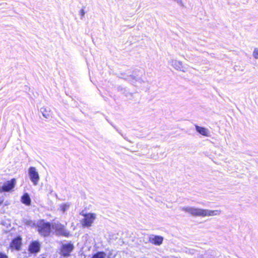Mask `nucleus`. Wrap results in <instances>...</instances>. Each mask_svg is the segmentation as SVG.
Segmentation results:
<instances>
[{
	"instance_id": "1",
	"label": "nucleus",
	"mask_w": 258,
	"mask_h": 258,
	"mask_svg": "<svg viewBox=\"0 0 258 258\" xmlns=\"http://www.w3.org/2000/svg\"><path fill=\"white\" fill-rule=\"evenodd\" d=\"M179 210L195 217H213L219 216L221 214L220 210H211L191 206H183Z\"/></svg>"
},
{
	"instance_id": "2",
	"label": "nucleus",
	"mask_w": 258,
	"mask_h": 258,
	"mask_svg": "<svg viewBox=\"0 0 258 258\" xmlns=\"http://www.w3.org/2000/svg\"><path fill=\"white\" fill-rule=\"evenodd\" d=\"M38 231L39 233L44 236H48L51 229V225L49 223H46L44 221H40L38 222Z\"/></svg>"
},
{
	"instance_id": "3",
	"label": "nucleus",
	"mask_w": 258,
	"mask_h": 258,
	"mask_svg": "<svg viewBox=\"0 0 258 258\" xmlns=\"http://www.w3.org/2000/svg\"><path fill=\"white\" fill-rule=\"evenodd\" d=\"M84 218L81 220V224L84 227H90L96 219V215L94 213L82 214Z\"/></svg>"
},
{
	"instance_id": "4",
	"label": "nucleus",
	"mask_w": 258,
	"mask_h": 258,
	"mask_svg": "<svg viewBox=\"0 0 258 258\" xmlns=\"http://www.w3.org/2000/svg\"><path fill=\"white\" fill-rule=\"evenodd\" d=\"M28 173L30 180L34 185H37L40 180V176L36 168L30 167L28 170Z\"/></svg>"
},
{
	"instance_id": "5",
	"label": "nucleus",
	"mask_w": 258,
	"mask_h": 258,
	"mask_svg": "<svg viewBox=\"0 0 258 258\" xmlns=\"http://www.w3.org/2000/svg\"><path fill=\"white\" fill-rule=\"evenodd\" d=\"M170 65L176 71L185 73L187 71V68L182 62L177 59H172L170 61Z\"/></svg>"
},
{
	"instance_id": "6",
	"label": "nucleus",
	"mask_w": 258,
	"mask_h": 258,
	"mask_svg": "<svg viewBox=\"0 0 258 258\" xmlns=\"http://www.w3.org/2000/svg\"><path fill=\"white\" fill-rule=\"evenodd\" d=\"M51 229L55 230L57 235L68 236L69 233L66 231L64 226L59 223H54L51 225Z\"/></svg>"
},
{
	"instance_id": "7",
	"label": "nucleus",
	"mask_w": 258,
	"mask_h": 258,
	"mask_svg": "<svg viewBox=\"0 0 258 258\" xmlns=\"http://www.w3.org/2000/svg\"><path fill=\"white\" fill-rule=\"evenodd\" d=\"M16 184V180L12 179L10 181H8L5 183L1 188H0V192L9 191L13 189Z\"/></svg>"
},
{
	"instance_id": "8",
	"label": "nucleus",
	"mask_w": 258,
	"mask_h": 258,
	"mask_svg": "<svg viewBox=\"0 0 258 258\" xmlns=\"http://www.w3.org/2000/svg\"><path fill=\"white\" fill-rule=\"evenodd\" d=\"M74 249V245L72 243L64 244L62 245L61 253L64 256H69Z\"/></svg>"
},
{
	"instance_id": "9",
	"label": "nucleus",
	"mask_w": 258,
	"mask_h": 258,
	"mask_svg": "<svg viewBox=\"0 0 258 258\" xmlns=\"http://www.w3.org/2000/svg\"><path fill=\"white\" fill-rule=\"evenodd\" d=\"M149 241L156 245H160L163 241V237L161 236L152 235L149 237Z\"/></svg>"
},
{
	"instance_id": "10",
	"label": "nucleus",
	"mask_w": 258,
	"mask_h": 258,
	"mask_svg": "<svg viewBox=\"0 0 258 258\" xmlns=\"http://www.w3.org/2000/svg\"><path fill=\"white\" fill-rule=\"evenodd\" d=\"M195 128L196 131L201 135L207 137L210 136V132L208 128L198 125H195Z\"/></svg>"
},
{
	"instance_id": "11",
	"label": "nucleus",
	"mask_w": 258,
	"mask_h": 258,
	"mask_svg": "<svg viewBox=\"0 0 258 258\" xmlns=\"http://www.w3.org/2000/svg\"><path fill=\"white\" fill-rule=\"evenodd\" d=\"M40 243L37 241H34L30 245L29 251L31 253H37L40 250Z\"/></svg>"
},
{
	"instance_id": "12",
	"label": "nucleus",
	"mask_w": 258,
	"mask_h": 258,
	"mask_svg": "<svg viewBox=\"0 0 258 258\" xmlns=\"http://www.w3.org/2000/svg\"><path fill=\"white\" fill-rule=\"evenodd\" d=\"M21 238L20 237L14 239L11 243V247L16 250H19L21 246Z\"/></svg>"
},
{
	"instance_id": "13",
	"label": "nucleus",
	"mask_w": 258,
	"mask_h": 258,
	"mask_svg": "<svg viewBox=\"0 0 258 258\" xmlns=\"http://www.w3.org/2000/svg\"><path fill=\"white\" fill-rule=\"evenodd\" d=\"M40 111L44 117L48 118L51 116V112L50 108L42 107L40 108Z\"/></svg>"
},
{
	"instance_id": "14",
	"label": "nucleus",
	"mask_w": 258,
	"mask_h": 258,
	"mask_svg": "<svg viewBox=\"0 0 258 258\" xmlns=\"http://www.w3.org/2000/svg\"><path fill=\"white\" fill-rule=\"evenodd\" d=\"M70 207V204L69 203H66L61 204L59 205V211L62 213H64L67 211H68Z\"/></svg>"
},
{
	"instance_id": "15",
	"label": "nucleus",
	"mask_w": 258,
	"mask_h": 258,
	"mask_svg": "<svg viewBox=\"0 0 258 258\" xmlns=\"http://www.w3.org/2000/svg\"><path fill=\"white\" fill-rule=\"evenodd\" d=\"M199 252H200V250L198 247H197V248H186L185 249V252L191 255H196Z\"/></svg>"
},
{
	"instance_id": "16",
	"label": "nucleus",
	"mask_w": 258,
	"mask_h": 258,
	"mask_svg": "<svg viewBox=\"0 0 258 258\" xmlns=\"http://www.w3.org/2000/svg\"><path fill=\"white\" fill-rule=\"evenodd\" d=\"M21 201L23 204H26V205H29L30 204L31 200L29 195L27 194H25L21 199Z\"/></svg>"
},
{
	"instance_id": "17",
	"label": "nucleus",
	"mask_w": 258,
	"mask_h": 258,
	"mask_svg": "<svg viewBox=\"0 0 258 258\" xmlns=\"http://www.w3.org/2000/svg\"><path fill=\"white\" fill-rule=\"evenodd\" d=\"M117 252L113 250H109L108 252L107 253V258H115L117 255Z\"/></svg>"
},
{
	"instance_id": "18",
	"label": "nucleus",
	"mask_w": 258,
	"mask_h": 258,
	"mask_svg": "<svg viewBox=\"0 0 258 258\" xmlns=\"http://www.w3.org/2000/svg\"><path fill=\"white\" fill-rule=\"evenodd\" d=\"M105 253L103 252H98L93 255L92 258H105Z\"/></svg>"
},
{
	"instance_id": "19",
	"label": "nucleus",
	"mask_w": 258,
	"mask_h": 258,
	"mask_svg": "<svg viewBox=\"0 0 258 258\" xmlns=\"http://www.w3.org/2000/svg\"><path fill=\"white\" fill-rule=\"evenodd\" d=\"M252 56L255 59H258V47L254 48L252 52Z\"/></svg>"
},
{
	"instance_id": "20",
	"label": "nucleus",
	"mask_w": 258,
	"mask_h": 258,
	"mask_svg": "<svg viewBox=\"0 0 258 258\" xmlns=\"http://www.w3.org/2000/svg\"><path fill=\"white\" fill-rule=\"evenodd\" d=\"M85 14V12L83 9H81L80 11V15L81 16V19H83V18L84 17Z\"/></svg>"
},
{
	"instance_id": "21",
	"label": "nucleus",
	"mask_w": 258,
	"mask_h": 258,
	"mask_svg": "<svg viewBox=\"0 0 258 258\" xmlns=\"http://www.w3.org/2000/svg\"><path fill=\"white\" fill-rule=\"evenodd\" d=\"M0 258H8V256L5 253L0 252Z\"/></svg>"
},
{
	"instance_id": "22",
	"label": "nucleus",
	"mask_w": 258,
	"mask_h": 258,
	"mask_svg": "<svg viewBox=\"0 0 258 258\" xmlns=\"http://www.w3.org/2000/svg\"><path fill=\"white\" fill-rule=\"evenodd\" d=\"M164 258H178V257L176 256H166Z\"/></svg>"
},
{
	"instance_id": "23",
	"label": "nucleus",
	"mask_w": 258,
	"mask_h": 258,
	"mask_svg": "<svg viewBox=\"0 0 258 258\" xmlns=\"http://www.w3.org/2000/svg\"><path fill=\"white\" fill-rule=\"evenodd\" d=\"M3 202V200L0 198V205Z\"/></svg>"
}]
</instances>
